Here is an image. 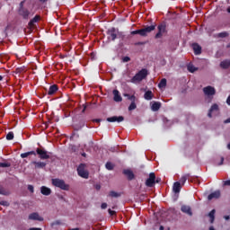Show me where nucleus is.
I'll return each mask as SVG.
<instances>
[{
	"label": "nucleus",
	"instance_id": "nucleus-35",
	"mask_svg": "<svg viewBox=\"0 0 230 230\" xmlns=\"http://www.w3.org/2000/svg\"><path fill=\"white\" fill-rule=\"evenodd\" d=\"M0 195L9 196L10 195V191L6 190L3 187H0Z\"/></svg>",
	"mask_w": 230,
	"mask_h": 230
},
{
	"label": "nucleus",
	"instance_id": "nucleus-19",
	"mask_svg": "<svg viewBox=\"0 0 230 230\" xmlns=\"http://www.w3.org/2000/svg\"><path fill=\"white\" fill-rule=\"evenodd\" d=\"M219 198H220V191L216 190V191L212 192L211 194H209V196L208 197V200H213L214 199H217Z\"/></svg>",
	"mask_w": 230,
	"mask_h": 230
},
{
	"label": "nucleus",
	"instance_id": "nucleus-27",
	"mask_svg": "<svg viewBox=\"0 0 230 230\" xmlns=\"http://www.w3.org/2000/svg\"><path fill=\"white\" fill-rule=\"evenodd\" d=\"M109 198H115V199H118V198H120L121 197V193H119V192H116L114 190H111L109 192V195H108Z\"/></svg>",
	"mask_w": 230,
	"mask_h": 230
},
{
	"label": "nucleus",
	"instance_id": "nucleus-18",
	"mask_svg": "<svg viewBox=\"0 0 230 230\" xmlns=\"http://www.w3.org/2000/svg\"><path fill=\"white\" fill-rule=\"evenodd\" d=\"M123 173L128 177V181H132L135 178L134 172L129 169L124 170Z\"/></svg>",
	"mask_w": 230,
	"mask_h": 230
},
{
	"label": "nucleus",
	"instance_id": "nucleus-40",
	"mask_svg": "<svg viewBox=\"0 0 230 230\" xmlns=\"http://www.w3.org/2000/svg\"><path fill=\"white\" fill-rule=\"evenodd\" d=\"M106 169H107V170H110V171L113 170V169H114V165L112 164V163L108 162V163L106 164Z\"/></svg>",
	"mask_w": 230,
	"mask_h": 230
},
{
	"label": "nucleus",
	"instance_id": "nucleus-11",
	"mask_svg": "<svg viewBox=\"0 0 230 230\" xmlns=\"http://www.w3.org/2000/svg\"><path fill=\"white\" fill-rule=\"evenodd\" d=\"M124 120H125V119H124L123 116H119V117L112 116V117H110V118L107 119V121L110 122V123H115V122L121 123Z\"/></svg>",
	"mask_w": 230,
	"mask_h": 230
},
{
	"label": "nucleus",
	"instance_id": "nucleus-59",
	"mask_svg": "<svg viewBox=\"0 0 230 230\" xmlns=\"http://www.w3.org/2000/svg\"><path fill=\"white\" fill-rule=\"evenodd\" d=\"M230 123V119L225 120V124H229Z\"/></svg>",
	"mask_w": 230,
	"mask_h": 230
},
{
	"label": "nucleus",
	"instance_id": "nucleus-33",
	"mask_svg": "<svg viewBox=\"0 0 230 230\" xmlns=\"http://www.w3.org/2000/svg\"><path fill=\"white\" fill-rule=\"evenodd\" d=\"M159 89H164L166 87V78H163L158 84Z\"/></svg>",
	"mask_w": 230,
	"mask_h": 230
},
{
	"label": "nucleus",
	"instance_id": "nucleus-37",
	"mask_svg": "<svg viewBox=\"0 0 230 230\" xmlns=\"http://www.w3.org/2000/svg\"><path fill=\"white\" fill-rule=\"evenodd\" d=\"M137 107V105H136V101H131V103L128 107V111H134Z\"/></svg>",
	"mask_w": 230,
	"mask_h": 230
},
{
	"label": "nucleus",
	"instance_id": "nucleus-34",
	"mask_svg": "<svg viewBox=\"0 0 230 230\" xmlns=\"http://www.w3.org/2000/svg\"><path fill=\"white\" fill-rule=\"evenodd\" d=\"M217 37L219 39H226V37H229V32L227 31H223L217 34Z\"/></svg>",
	"mask_w": 230,
	"mask_h": 230
},
{
	"label": "nucleus",
	"instance_id": "nucleus-55",
	"mask_svg": "<svg viewBox=\"0 0 230 230\" xmlns=\"http://www.w3.org/2000/svg\"><path fill=\"white\" fill-rule=\"evenodd\" d=\"M160 181H161V179H160V178L155 179V183H159V182H160Z\"/></svg>",
	"mask_w": 230,
	"mask_h": 230
},
{
	"label": "nucleus",
	"instance_id": "nucleus-56",
	"mask_svg": "<svg viewBox=\"0 0 230 230\" xmlns=\"http://www.w3.org/2000/svg\"><path fill=\"white\" fill-rule=\"evenodd\" d=\"M95 190H101V186L99 184L95 185Z\"/></svg>",
	"mask_w": 230,
	"mask_h": 230
},
{
	"label": "nucleus",
	"instance_id": "nucleus-6",
	"mask_svg": "<svg viewBox=\"0 0 230 230\" xmlns=\"http://www.w3.org/2000/svg\"><path fill=\"white\" fill-rule=\"evenodd\" d=\"M164 33H166V25L164 23H161L158 25V32L155 34V39H161Z\"/></svg>",
	"mask_w": 230,
	"mask_h": 230
},
{
	"label": "nucleus",
	"instance_id": "nucleus-20",
	"mask_svg": "<svg viewBox=\"0 0 230 230\" xmlns=\"http://www.w3.org/2000/svg\"><path fill=\"white\" fill-rule=\"evenodd\" d=\"M181 190V185L180 181H175L174 184H172V191L174 193H180Z\"/></svg>",
	"mask_w": 230,
	"mask_h": 230
},
{
	"label": "nucleus",
	"instance_id": "nucleus-5",
	"mask_svg": "<svg viewBox=\"0 0 230 230\" xmlns=\"http://www.w3.org/2000/svg\"><path fill=\"white\" fill-rule=\"evenodd\" d=\"M36 155H40V160H48L50 156L48 155V151L45 149L38 148L35 152Z\"/></svg>",
	"mask_w": 230,
	"mask_h": 230
},
{
	"label": "nucleus",
	"instance_id": "nucleus-31",
	"mask_svg": "<svg viewBox=\"0 0 230 230\" xmlns=\"http://www.w3.org/2000/svg\"><path fill=\"white\" fill-rule=\"evenodd\" d=\"M89 111H91V104H83L82 114H85Z\"/></svg>",
	"mask_w": 230,
	"mask_h": 230
},
{
	"label": "nucleus",
	"instance_id": "nucleus-46",
	"mask_svg": "<svg viewBox=\"0 0 230 230\" xmlns=\"http://www.w3.org/2000/svg\"><path fill=\"white\" fill-rule=\"evenodd\" d=\"M117 38H119V39H122V40H123V39H125V35H123V33H122V32H118V34H117Z\"/></svg>",
	"mask_w": 230,
	"mask_h": 230
},
{
	"label": "nucleus",
	"instance_id": "nucleus-1",
	"mask_svg": "<svg viewBox=\"0 0 230 230\" xmlns=\"http://www.w3.org/2000/svg\"><path fill=\"white\" fill-rule=\"evenodd\" d=\"M148 76V70L142 69L137 74H136L133 78H131L130 82L131 84H139V82H142Z\"/></svg>",
	"mask_w": 230,
	"mask_h": 230
},
{
	"label": "nucleus",
	"instance_id": "nucleus-10",
	"mask_svg": "<svg viewBox=\"0 0 230 230\" xmlns=\"http://www.w3.org/2000/svg\"><path fill=\"white\" fill-rule=\"evenodd\" d=\"M220 112V107H218V104L214 103L208 113V116H213V114H218Z\"/></svg>",
	"mask_w": 230,
	"mask_h": 230
},
{
	"label": "nucleus",
	"instance_id": "nucleus-23",
	"mask_svg": "<svg viewBox=\"0 0 230 230\" xmlns=\"http://www.w3.org/2000/svg\"><path fill=\"white\" fill-rule=\"evenodd\" d=\"M57 91H58V86L57 84L51 85L48 91L49 96H52V94H55Z\"/></svg>",
	"mask_w": 230,
	"mask_h": 230
},
{
	"label": "nucleus",
	"instance_id": "nucleus-14",
	"mask_svg": "<svg viewBox=\"0 0 230 230\" xmlns=\"http://www.w3.org/2000/svg\"><path fill=\"white\" fill-rule=\"evenodd\" d=\"M181 211H182L184 214L189 215V216H192V210L191 208L188 205H182L181 207Z\"/></svg>",
	"mask_w": 230,
	"mask_h": 230
},
{
	"label": "nucleus",
	"instance_id": "nucleus-57",
	"mask_svg": "<svg viewBox=\"0 0 230 230\" xmlns=\"http://www.w3.org/2000/svg\"><path fill=\"white\" fill-rule=\"evenodd\" d=\"M143 44H145L144 42H137L136 43V46H143Z\"/></svg>",
	"mask_w": 230,
	"mask_h": 230
},
{
	"label": "nucleus",
	"instance_id": "nucleus-44",
	"mask_svg": "<svg viewBox=\"0 0 230 230\" xmlns=\"http://www.w3.org/2000/svg\"><path fill=\"white\" fill-rule=\"evenodd\" d=\"M27 190H28L29 192H31V193H33V192H34V188H33L32 185H28Z\"/></svg>",
	"mask_w": 230,
	"mask_h": 230
},
{
	"label": "nucleus",
	"instance_id": "nucleus-41",
	"mask_svg": "<svg viewBox=\"0 0 230 230\" xmlns=\"http://www.w3.org/2000/svg\"><path fill=\"white\" fill-rule=\"evenodd\" d=\"M0 167L1 168H9V167H11V164H9V163H0Z\"/></svg>",
	"mask_w": 230,
	"mask_h": 230
},
{
	"label": "nucleus",
	"instance_id": "nucleus-7",
	"mask_svg": "<svg viewBox=\"0 0 230 230\" xmlns=\"http://www.w3.org/2000/svg\"><path fill=\"white\" fill-rule=\"evenodd\" d=\"M108 40H116L118 39V33L116 32V28H111L107 31Z\"/></svg>",
	"mask_w": 230,
	"mask_h": 230
},
{
	"label": "nucleus",
	"instance_id": "nucleus-3",
	"mask_svg": "<svg viewBox=\"0 0 230 230\" xmlns=\"http://www.w3.org/2000/svg\"><path fill=\"white\" fill-rule=\"evenodd\" d=\"M86 164H81L77 167V174L79 177H82L84 179L89 178V172L86 171Z\"/></svg>",
	"mask_w": 230,
	"mask_h": 230
},
{
	"label": "nucleus",
	"instance_id": "nucleus-39",
	"mask_svg": "<svg viewBox=\"0 0 230 230\" xmlns=\"http://www.w3.org/2000/svg\"><path fill=\"white\" fill-rule=\"evenodd\" d=\"M14 137V134L13 131H10L7 135H6V139L7 140H13Z\"/></svg>",
	"mask_w": 230,
	"mask_h": 230
},
{
	"label": "nucleus",
	"instance_id": "nucleus-22",
	"mask_svg": "<svg viewBox=\"0 0 230 230\" xmlns=\"http://www.w3.org/2000/svg\"><path fill=\"white\" fill-rule=\"evenodd\" d=\"M35 169H44L47 166L45 162H32Z\"/></svg>",
	"mask_w": 230,
	"mask_h": 230
},
{
	"label": "nucleus",
	"instance_id": "nucleus-43",
	"mask_svg": "<svg viewBox=\"0 0 230 230\" xmlns=\"http://www.w3.org/2000/svg\"><path fill=\"white\" fill-rule=\"evenodd\" d=\"M0 206H4V207H10V203H8L7 201H0Z\"/></svg>",
	"mask_w": 230,
	"mask_h": 230
},
{
	"label": "nucleus",
	"instance_id": "nucleus-15",
	"mask_svg": "<svg viewBox=\"0 0 230 230\" xmlns=\"http://www.w3.org/2000/svg\"><path fill=\"white\" fill-rule=\"evenodd\" d=\"M219 66L221 69H230V59H225L221 61Z\"/></svg>",
	"mask_w": 230,
	"mask_h": 230
},
{
	"label": "nucleus",
	"instance_id": "nucleus-58",
	"mask_svg": "<svg viewBox=\"0 0 230 230\" xmlns=\"http://www.w3.org/2000/svg\"><path fill=\"white\" fill-rule=\"evenodd\" d=\"M163 122H164V123L168 122V120H167V119H166L165 117H163Z\"/></svg>",
	"mask_w": 230,
	"mask_h": 230
},
{
	"label": "nucleus",
	"instance_id": "nucleus-21",
	"mask_svg": "<svg viewBox=\"0 0 230 230\" xmlns=\"http://www.w3.org/2000/svg\"><path fill=\"white\" fill-rule=\"evenodd\" d=\"M113 100L114 102H122L123 98H121V95L119 94V91L113 90Z\"/></svg>",
	"mask_w": 230,
	"mask_h": 230
},
{
	"label": "nucleus",
	"instance_id": "nucleus-17",
	"mask_svg": "<svg viewBox=\"0 0 230 230\" xmlns=\"http://www.w3.org/2000/svg\"><path fill=\"white\" fill-rule=\"evenodd\" d=\"M40 193L44 196H49L52 193V190L49 189L48 187L42 186L40 188Z\"/></svg>",
	"mask_w": 230,
	"mask_h": 230
},
{
	"label": "nucleus",
	"instance_id": "nucleus-36",
	"mask_svg": "<svg viewBox=\"0 0 230 230\" xmlns=\"http://www.w3.org/2000/svg\"><path fill=\"white\" fill-rule=\"evenodd\" d=\"M131 34L132 35H140L141 37H143V30L140 29V30L133 31H131Z\"/></svg>",
	"mask_w": 230,
	"mask_h": 230
},
{
	"label": "nucleus",
	"instance_id": "nucleus-16",
	"mask_svg": "<svg viewBox=\"0 0 230 230\" xmlns=\"http://www.w3.org/2000/svg\"><path fill=\"white\" fill-rule=\"evenodd\" d=\"M192 49L195 55H200V53H202V47H200V45H199L198 43L192 44Z\"/></svg>",
	"mask_w": 230,
	"mask_h": 230
},
{
	"label": "nucleus",
	"instance_id": "nucleus-8",
	"mask_svg": "<svg viewBox=\"0 0 230 230\" xmlns=\"http://www.w3.org/2000/svg\"><path fill=\"white\" fill-rule=\"evenodd\" d=\"M203 93L206 96H215L217 94V90L213 86H206L203 88Z\"/></svg>",
	"mask_w": 230,
	"mask_h": 230
},
{
	"label": "nucleus",
	"instance_id": "nucleus-38",
	"mask_svg": "<svg viewBox=\"0 0 230 230\" xmlns=\"http://www.w3.org/2000/svg\"><path fill=\"white\" fill-rule=\"evenodd\" d=\"M124 96L128 98V100H130V102H136V97L134 95H130L128 93H124Z\"/></svg>",
	"mask_w": 230,
	"mask_h": 230
},
{
	"label": "nucleus",
	"instance_id": "nucleus-26",
	"mask_svg": "<svg viewBox=\"0 0 230 230\" xmlns=\"http://www.w3.org/2000/svg\"><path fill=\"white\" fill-rule=\"evenodd\" d=\"M29 155H37L36 151H29L26 153H22V155H20V157L24 159L27 158Z\"/></svg>",
	"mask_w": 230,
	"mask_h": 230
},
{
	"label": "nucleus",
	"instance_id": "nucleus-48",
	"mask_svg": "<svg viewBox=\"0 0 230 230\" xmlns=\"http://www.w3.org/2000/svg\"><path fill=\"white\" fill-rule=\"evenodd\" d=\"M108 212H109V215H110V216H114V215H116V211H115V210L109 209Z\"/></svg>",
	"mask_w": 230,
	"mask_h": 230
},
{
	"label": "nucleus",
	"instance_id": "nucleus-45",
	"mask_svg": "<svg viewBox=\"0 0 230 230\" xmlns=\"http://www.w3.org/2000/svg\"><path fill=\"white\" fill-rule=\"evenodd\" d=\"M103 121L102 119H93L92 122L93 123H97L98 125H100V123Z\"/></svg>",
	"mask_w": 230,
	"mask_h": 230
},
{
	"label": "nucleus",
	"instance_id": "nucleus-32",
	"mask_svg": "<svg viewBox=\"0 0 230 230\" xmlns=\"http://www.w3.org/2000/svg\"><path fill=\"white\" fill-rule=\"evenodd\" d=\"M215 214H216L215 209L211 210L208 214V217H210V224H214L215 222Z\"/></svg>",
	"mask_w": 230,
	"mask_h": 230
},
{
	"label": "nucleus",
	"instance_id": "nucleus-60",
	"mask_svg": "<svg viewBox=\"0 0 230 230\" xmlns=\"http://www.w3.org/2000/svg\"><path fill=\"white\" fill-rule=\"evenodd\" d=\"M226 220H230V216H225Z\"/></svg>",
	"mask_w": 230,
	"mask_h": 230
},
{
	"label": "nucleus",
	"instance_id": "nucleus-49",
	"mask_svg": "<svg viewBox=\"0 0 230 230\" xmlns=\"http://www.w3.org/2000/svg\"><path fill=\"white\" fill-rule=\"evenodd\" d=\"M108 207L107 203H102L101 208L102 209H106Z\"/></svg>",
	"mask_w": 230,
	"mask_h": 230
},
{
	"label": "nucleus",
	"instance_id": "nucleus-52",
	"mask_svg": "<svg viewBox=\"0 0 230 230\" xmlns=\"http://www.w3.org/2000/svg\"><path fill=\"white\" fill-rule=\"evenodd\" d=\"M20 8H25V7H24V1H22V2L20 3Z\"/></svg>",
	"mask_w": 230,
	"mask_h": 230
},
{
	"label": "nucleus",
	"instance_id": "nucleus-64",
	"mask_svg": "<svg viewBox=\"0 0 230 230\" xmlns=\"http://www.w3.org/2000/svg\"><path fill=\"white\" fill-rule=\"evenodd\" d=\"M226 11L228 12V13H230V6L226 9Z\"/></svg>",
	"mask_w": 230,
	"mask_h": 230
},
{
	"label": "nucleus",
	"instance_id": "nucleus-12",
	"mask_svg": "<svg viewBox=\"0 0 230 230\" xmlns=\"http://www.w3.org/2000/svg\"><path fill=\"white\" fill-rule=\"evenodd\" d=\"M155 30V25L146 26L142 29V37H146L148 33H152Z\"/></svg>",
	"mask_w": 230,
	"mask_h": 230
},
{
	"label": "nucleus",
	"instance_id": "nucleus-62",
	"mask_svg": "<svg viewBox=\"0 0 230 230\" xmlns=\"http://www.w3.org/2000/svg\"><path fill=\"white\" fill-rule=\"evenodd\" d=\"M68 230H80V228L76 227V228H72V229H68Z\"/></svg>",
	"mask_w": 230,
	"mask_h": 230
},
{
	"label": "nucleus",
	"instance_id": "nucleus-54",
	"mask_svg": "<svg viewBox=\"0 0 230 230\" xmlns=\"http://www.w3.org/2000/svg\"><path fill=\"white\" fill-rule=\"evenodd\" d=\"M226 103H227V105H230V95L226 99Z\"/></svg>",
	"mask_w": 230,
	"mask_h": 230
},
{
	"label": "nucleus",
	"instance_id": "nucleus-50",
	"mask_svg": "<svg viewBox=\"0 0 230 230\" xmlns=\"http://www.w3.org/2000/svg\"><path fill=\"white\" fill-rule=\"evenodd\" d=\"M225 186H230V180H226L223 183Z\"/></svg>",
	"mask_w": 230,
	"mask_h": 230
},
{
	"label": "nucleus",
	"instance_id": "nucleus-29",
	"mask_svg": "<svg viewBox=\"0 0 230 230\" xmlns=\"http://www.w3.org/2000/svg\"><path fill=\"white\" fill-rule=\"evenodd\" d=\"M190 177V173H186L184 174L182 177H181L180 179V183L184 185L186 181H188V179Z\"/></svg>",
	"mask_w": 230,
	"mask_h": 230
},
{
	"label": "nucleus",
	"instance_id": "nucleus-4",
	"mask_svg": "<svg viewBox=\"0 0 230 230\" xmlns=\"http://www.w3.org/2000/svg\"><path fill=\"white\" fill-rule=\"evenodd\" d=\"M155 179H156L155 173V172H150L149 173V178H147L146 180V182H145L146 186L149 187V188L154 187L155 184Z\"/></svg>",
	"mask_w": 230,
	"mask_h": 230
},
{
	"label": "nucleus",
	"instance_id": "nucleus-51",
	"mask_svg": "<svg viewBox=\"0 0 230 230\" xmlns=\"http://www.w3.org/2000/svg\"><path fill=\"white\" fill-rule=\"evenodd\" d=\"M28 230H41L40 227H31Z\"/></svg>",
	"mask_w": 230,
	"mask_h": 230
},
{
	"label": "nucleus",
	"instance_id": "nucleus-30",
	"mask_svg": "<svg viewBox=\"0 0 230 230\" xmlns=\"http://www.w3.org/2000/svg\"><path fill=\"white\" fill-rule=\"evenodd\" d=\"M187 69L190 73H195V71H199V67H195L193 64H189Z\"/></svg>",
	"mask_w": 230,
	"mask_h": 230
},
{
	"label": "nucleus",
	"instance_id": "nucleus-28",
	"mask_svg": "<svg viewBox=\"0 0 230 230\" xmlns=\"http://www.w3.org/2000/svg\"><path fill=\"white\" fill-rule=\"evenodd\" d=\"M144 98L145 100H152V98H154V93H152V91L148 90L147 92L145 93L144 94Z\"/></svg>",
	"mask_w": 230,
	"mask_h": 230
},
{
	"label": "nucleus",
	"instance_id": "nucleus-53",
	"mask_svg": "<svg viewBox=\"0 0 230 230\" xmlns=\"http://www.w3.org/2000/svg\"><path fill=\"white\" fill-rule=\"evenodd\" d=\"M224 161H225V158H224V157H221V161H220V163H219V164H218V165H219V166H220V165H223Z\"/></svg>",
	"mask_w": 230,
	"mask_h": 230
},
{
	"label": "nucleus",
	"instance_id": "nucleus-24",
	"mask_svg": "<svg viewBox=\"0 0 230 230\" xmlns=\"http://www.w3.org/2000/svg\"><path fill=\"white\" fill-rule=\"evenodd\" d=\"M159 109H161V102H154L151 105V110L154 111V112H157Z\"/></svg>",
	"mask_w": 230,
	"mask_h": 230
},
{
	"label": "nucleus",
	"instance_id": "nucleus-47",
	"mask_svg": "<svg viewBox=\"0 0 230 230\" xmlns=\"http://www.w3.org/2000/svg\"><path fill=\"white\" fill-rule=\"evenodd\" d=\"M122 62H130V58L129 57H124L122 58Z\"/></svg>",
	"mask_w": 230,
	"mask_h": 230
},
{
	"label": "nucleus",
	"instance_id": "nucleus-25",
	"mask_svg": "<svg viewBox=\"0 0 230 230\" xmlns=\"http://www.w3.org/2000/svg\"><path fill=\"white\" fill-rule=\"evenodd\" d=\"M40 19V16L36 15L33 19H31L29 22V27L31 29L33 26H35V22H39V20Z\"/></svg>",
	"mask_w": 230,
	"mask_h": 230
},
{
	"label": "nucleus",
	"instance_id": "nucleus-9",
	"mask_svg": "<svg viewBox=\"0 0 230 230\" xmlns=\"http://www.w3.org/2000/svg\"><path fill=\"white\" fill-rule=\"evenodd\" d=\"M18 13H19V15H21V17H22V19H25V20L30 19V13H31L26 7L19 8Z\"/></svg>",
	"mask_w": 230,
	"mask_h": 230
},
{
	"label": "nucleus",
	"instance_id": "nucleus-2",
	"mask_svg": "<svg viewBox=\"0 0 230 230\" xmlns=\"http://www.w3.org/2000/svg\"><path fill=\"white\" fill-rule=\"evenodd\" d=\"M52 184L65 191H68L70 190V186L68 184H66L64 180L52 179Z\"/></svg>",
	"mask_w": 230,
	"mask_h": 230
},
{
	"label": "nucleus",
	"instance_id": "nucleus-42",
	"mask_svg": "<svg viewBox=\"0 0 230 230\" xmlns=\"http://www.w3.org/2000/svg\"><path fill=\"white\" fill-rule=\"evenodd\" d=\"M51 121H52V117H49L48 119V121L43 122V124L45 125V128L49 127V124L51 123Z\"/></svg>",
	"mask_w": 230,
	"mask_h": 230
},
{
	"label": "nucleus",
	"instance_id": "nucleus-63",
	"mask_svg": "<svg viewBox=\"0 0 230 230\" xmlns=\"http://www.w3.org/2000/svg\"><path fill=\"white\" fill-rule=\"evenodd\" d=\"M209 230H216L214 226H210Z\"/></svg>",
	"mask_w": 230,
	"mask_h": 230
},
{
	"label": "nucleus",
	"instance_id": "nucleus-13",
	"mask_svg": "<svg viewBox=\"0 0 230 230\" xmlns=\"http://www.w3.org/2000/svg\"><path fill=\"white\" fill-rule=\"evenodd\" d=\"M28 219L29 220H33V221H40V222L44 220V218L40 217L39 213H37V212H33L31 215H29Z\"/></svg>",
	"mask_w": 230,
	"mask_h": 230
},
{
	"label": "nucleus",
	"instance_id": "nucleus-61",
	"mask_svg": "<svg viewBox=\"0 0 230 230\" xmlns=\"http://www.w3.org/2000/svg\"><path fill=\"white\" fill-rule=\"evenodd\" d=\"M40 1V3H46V2H48V0H39Z\"/></svg>",
	"mask_w": 230,
	"mask_h": 230
}]
</instances>
